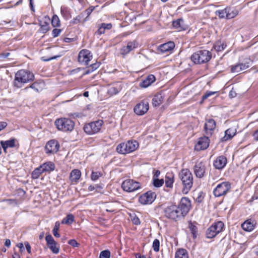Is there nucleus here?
Masks as SVG:
<instances>
[{
  "label": "nucleus",
  "instance_id": "obj_7",
  "mask_svg": "<svg viewBox=\"0 0 258 258\" xmlns=\"http://www.w3.org/2000/svg\"><path fill=\"white\" fill-rule=\"evenodd\" d=\"M224 229V224L219 221L212 224L206 231V237L212 239L216 237Z\"/></svg>",
  "mask_w": 258,
  "mask_h": 258
},
{
  "label": "nucleus",
  "instance_id": "obj_21",
  "mask_svg": "<svg viewBox=\"0 0 258 258\" xmlns=\"http://www.w3.org/2000/svg\"><path fill=\"white\" fill-rule=\"evenodd\" d=\"M250 60L246 61L244 63H239L234 66H232L231 71L232 73H239L240 71L244 70L250 66Z\"/></svg>",
  "mask_w": 258,
  "mask_h": 258
},
{
  "label": "nucleus",
  "instance_id": "obj_19",
  "mask_svg": "<svg viewBox=\"0 0 258 258\" xmlns=\"http://www.w3.org/2000/svg\"><path fill=\"white\" fill-rule=\"evenodd\" d=\"M256 224V222L254 218L251 217L241 224V228L245 231L251 232L254 229Z\"/></svg>",
  "mask_w": 258,
  "mask_h": 258
},
{
  "label": "nucleus",
  "instance_id": "obj_41",
  "mask_svg": "<svg viewBox=\"0 0 258 258\" xmlns=\"http://www.w3.org/2000/svg\"><path fill=\"white\" fill-rule=\"evenodd\" d=\"M83 14L81 13L76 18L73 19V20L71 21V23L72 24H77L80 23H84L85 22H83Z\"/></svg>",
  "mask_w": 258,
  "mask_h": 258
},
{
  "label": "nucleus",
  "instance_id": "obj_48",
  "mask_svg": "<svg viewBox=\"0 0 258 258\" xmlns=\"http://www.w3.org/2000/svg\"><path fill=\"white\" fill-rule=\"evenodd\" d=\"M110 252L108 250H104L102 251L100 253V258H110Z\"/></svg>",
  "mask_w": 258,
  "mask_h": 258
},
{
  "label": "nucleus",
  "instance_id": "obj_57",
  "mask_svg": "<svg viewBox=\"0 0 258 258\" xmlns=\"http://www.w3.org/2000/svg\"><path fill=\"white\" fill-rule=\"evenodd\" d=\"M101 26H102V28L106 30H110L111 29L112 25L111 23H103L101 24Z\"/></svg>",
  "mask_w": 258,
  "mask_h": 258
},
{
  "label": "nucleus",
  "instance_id": "obj_20",
  "mask_svg": "<svg viewBox=\"0 0 258 258\" xmlns=\"http://www.w3.org/2000/svg\"><path fill=\"white\" fill-rule=\"evenodd\" d=\"M216 127V122L213 119H209L206 120L204 125V130L206 134L208 136L212 135L213 131Z\"/></svg>",
  "mask_w": 258,
  "mask_h": 258
},
{
  "label": "nucleus",
  "instance_id": "obj_36",
  "mask_svg": "<svg viewBox=\"0 0 258 258\" xmlns=\"http://www.w3.org/2000/svg\"><path fill=\"white\" fill-rule=\"evenodd\" d=\"M29 88L33 89L35 91L38 92L41 89L40 83L38 82H35L31 84L29 87H25L23 90L27 91Z\"/></svg>",
  "mask_w": 258,
  "mask_h": 258
},
{
  "label": "nucleus",
  "instance_id": "obj_60",
  "mask_svg": "<svg viewBox=\"0 0 258 258\" xmlns=\"http://www.w3.org/2000/svg\"><path fill=\"white\" fill-rule=\"evenodd\" d=\"M100 65L99 62L94 63L90 66V68H91V72H93L98 69Z\"/></svg>",
  "mask_w": 258,
  "mask_h": 258
},
{
  "label": "nucleus",
  "instance_id": "obj_59",
  "mask_svg": "<svg viewBox=\"0 0 258 258\" xmlns=\"http://www.w3.org/2000/svg\"><path fill=\"white\" fill-rule=\"evenodd\" d=\"M147 81L150 82V84H151L155 81V77L153 75H149L146 78Z\"/></svg>",
  "mask_w": 258,
  "mask_h": 258
},
{
  "label": "nucleus",
  "instance_id": "obj_44",
  "mask_svg": "<svg viewBox=\"0 0 258 258\" xmlns=\"http://www.w3.org/2000/svg\"><path fill=\"white\" fill-rule=\"evenodd\" d=\"M102 176V173L99 171H92L91 175V179L93 181L97 180L99 177Z\"/></svg>",
  "mask_w": 258,
  "mask_h": 258
},
{
  "label": "nucleus",
  "instance_id": "obj_10",
  "mask_svg": "<svg viewBox=\"0 0 258 258\" xmlns=\"http://www.w3.org/2000/svg\"><path fill=\"white\" fill-rule=\"evenodd\" d=\"M121 187L124 191L131 192L141 188V184L134 180L126 179L122 183Z\"/></svg>",
  "mask_w": 258,
  "mask_h": 258
},
{
  "label": "nucleus",
  "instance_id": "obj_15",
  "mask_svg": "<svg viewBox=\"0 0 258 258\" xmlns=\"http://www.w3.org/2000/svg\"><path fill=\"white\" fill-rule=\"evenodd\" d=\"M92 57V56L89 50L83 49L79 53L78 60L80 63L88 65Z\"/></svg>",
  "mask_w": 258,
  "mask_h": 258
},
{
  "label": "nucleus",
  "instance_id": "obj_29",
  "mask_svg": "<svg viewBox=\"0 0 258 258\" xmlns=\"http://www.w3.org/2000/svg\"><path fill=\"white\" fill-rule=\"evenodd\" d=\"M163 99V96L161 94H156L152 99L153 105L155 107L159 106L162 103Z\"/></svg>",
  "mask_w": 258,
  "mask_h": 258
},
{
  "label": "nucleus",
  "instance_id": "obj_46",
  "mask_svg": "<svg viewBox=\"0 0 258 258\" xmlns=\"http://www.w3.org/2000/svg\"><path fill=\"white\" fill-rule=\"evenodd\" d=\"M153 185L156 187H161L164 183L163 179H159L158 178L153 179Z\"/></svg>",
  "mask_w": 258,
  "mask_h": 258
},
{
  "label": "nucleus",
  "instance_id": "obj_16",
  "mask_svg": "<svg viewBox=\"0 0 258 258\" xmlns=\"http://www.w3.org/2000/svg\"><path fill=\"white\" fill-rule=\"evenodd\" d=\"M149 110V103L147 101H141L137 104L134 108L135 113L138 115L145 114Z\"/></svg>",
  "mask_w": 258,
  "mask_h": 258
},
{
  "label": "nucleus",
  "instance_id": "obj_43",
  "mask_svg": "<svg viewBox=\"0 0 258 258\" xmlns=\"http://www.w3.org/2000/svg\"><path fill=\"white\" fill-rule=\"evenodd\" d=\"M56 242H55L52 244H50L48 245L49 248L51 250V251L54 253L57 254L59 252V247L56 246Z\"/></svg>",
  "mask_w": 258,
  "mask_h": 258
},
{
  "label": "nucleus",
  "instance_id": "obj_56",
  "mask_svg": "<svg viewBox=\"0 0 258 258\" xmlns=\"http://www.w3.org/2000/svg\"><path fill=\"white\" fill-rule=\"evenodd\" d=\"M61 32V30L59 29H54L52 32V35L53 37H57Z\"/></svg>",
  "mask_w": 258,
  "mask_h": 258
},
{
  "label": "nucleus",
  "instance_id": "obj_50",
  "mask_svg": "<svg viewBox=\"0 0 258 258\" xmlns=\"http://www.w3.org/2000/svg\"><path fill=\"white\" fill-rule=\"evenodd\" d=\"M92 11L93 9H87L84 12L81 13V14H83V17L86 15V18L83 19V22H86L88 20V18L92 13Z\"/></svg>",
  "mask_w": 258,
  "mask_h": 258
},
{
  "label": "nucleus",
  "instance_id": "obj_5",
  "mask_svg": "<svg viewBox=\"0 0 258 258\" xmlns=\"http://www.w3.org/2000/svg\"><path fill=\"white\" fill-rule=\"evenodd\" d=\"M54 123L58 130L64 132L72 131L75 126L74 122L68 118L57 119Z\"/></svg>",
  "mask_w": 258,
  "mask_h": 258
},
{
  "label": "nucleus",
  "instance_id": "obj_55",
  "mask_svg": "<svg viewBox=\"0 0 258 258\" xmlns=\"http://www.w3.org/2000/svg\"><path fill=\"white\" fill-rule=\"evenodd\" d=\"M60 13L62 16L64 17H67L69 14V10L67 7H61L60 9Z\"/></svg>",
  "mask_w": 258,
  "mask_h": 258
},
{
  "label": "nucleus",
  "instance_id": "obj_39",
  "mask_svg": "<svg viewBox=\"0 0 258 258\" xmlns=\"http://www.w3.org/2000/svg\"><path fill=\"white\" fill-rule=\"evenodd\" d=\"M227 7L223 10H218L216 12V14L221 19L226 18L227 19Z\"/></svg>",
  "mask_w": 258,
  "mask_h": 258
},
{
  "label": "nucleus",
  "instance_id": "obj_2",
  "mask_svg": "<svg viewBox=\"0 0 258 258\" xmlns=\"http://www.w3.org/2000/svg\"><path fill=\"white\" fill-rule=\"evenodd\" d=\"M34 79V74L29 71L21 70L18 71L15 76L14 86L15 87L20 88L23 85Z\"/></svg>",
  "mask_w": 258,
  "mask_h": 258
},
{
  "label": "nucleus",
  "instance_id": "obj_30",
  "mask_svg": "<svg viewBox=\"0 0 258 258\" xmlns=\"http://www.w3.org/2000/svg\"><path fill=\"white\" fill-rule=\"evenodd\" d=\"M175 258H188L187 250L183 248L179 249L175 252Z\"/></svg>",
  "mask_w": 258,
  "mask_h": 258
},
{
  "label": "nucleus",
  "instance_id": "obj_28",
  "mask_svg": "<svg viewBox=\"0 0 258 258\" xmlns=\"http://www.w3.org/2000/svg\"><path fill=\"white\" fill-rule=\"evenodd\" d=\"M172 26L174 28L177 29L178 31L185 30V25L182 19H178L176 21H173Z\"/></svg>",
  "mask_w": 258,
  "mask_h": 258
},
{
  "label": "nucleus",
  "instance_id": "obj_3",
  "mask_svg": "<svg viewBox=\"0 0 258 258\" xmlns=\"http://www.w3.org/2000/svg\"><path fill=\"white\" fill-rule=\"evenodd\" d=\"M139 147V144L136 141H128L118 144L116 151L120 154H126L135 151Z\"/></svg>",
  "mask_w": 258,
  "mask_h": 258
},
{
  "label": "nucleus",
  "instance_id": "obj_42",
  "mask_svg": "<svg viewBox=\"0 0 258 258\" xmlns=\"http://www.w3.org/2000/svg\"><path fill=\"white\" fill-rule=\"evenodd\" d=\"M205 197V194L203 191L199 192L196 197L194 198L197 203L200 204L201 203Z\"/></svg>",
  "mask_w": 258,
  "mask_h": 258
},
{
  "label": "nucleus",
  "instance_id": "obj_26",
  "mask_svg": "<svg viewBox=\"0 0 258 258\" xmlns=\"http://www.w3.org/2000/svg\"><path fill=\"white\" fill-rule=\"evenodd\" d=\"M81 176V172L78 169H73L70 174V180L72 182H77Z\"/></svg>",
  "mask_w": 258,
  "mask_h": 258
},
{
  "label": "nucleus",
  "instance_id": "obj_64",
  "mask_svg": "<svg viewBox=\"0 0 258 258\" xmlns=\"http://www.w3.org/2000/svg\"><path fill=\"white\" fill-rule=\"evenodd\" d=\"M252 136L255 141H258V130L253 133Z\"/></svg>",
  "mask_w": 258,
  "mask_h": 258
},
{
  "label": "nucleus",
  "instance_id": "obj_32",
  "mask_svg": "<svg viewBox=\"0 0 258 258\" xmlns=\"http://www.w3.org/2000/svg\"><path fill=\"white\" fill-rule=\"evenodd\" d=\"M227 19H230L235 17L238 14V11L235 9L227 7Z\"/></svg>",
  "mask_w": 258,
  "mask_h": 258
},
{
  "label": "nucleus",
  "instance_id": "obj_51",
  "mask_svg": "<svg viewBox=\"0 0 258 258\" xmlns=\"http://www.w3.org/2000/svg\"><path fill=\"white\" fill-rule=\"evenodd\" d=\"M45 240L48 245H49L50 244H52L53 243L55 242L53 238L50 234L47 235L45 236Z\"/></svg>",
  "mask_w": 258,
  "mask_h": 258
},
{
  "label": "nucleus",
  "instance_id": "obj_9",
  "mask_svg": "<svg viewBox=\"0 0 258 258\" xmlns=\"http://www.w3.org/2000/svg\"><path fill=\"white\" fill-rule=\"evenodd\" d=\"M231 188V184L229 181H223L219 183L213 190V194L216 197H220L226 195Z\"/></svg>",
  "mask_w": 258,
  "mask_h": 258
},
{
  "label": "nucleus",
  "instance_id": "obj_49",
  "mask_svg": "<svg viewBox=\"0 0 258 258\" xmlns=\"http://www.w3.org/2000/svg\"><path fill=\"white\" fill-rule=\"evenodd\" d=\"M217 92L207 91L206 93L202 96L201 103L205 100L207 99L209 97L215 94Z\"/></svg>",
  "mask_w": 258,
  "mask_h": 258
},
{
  "label": "nucleus",
  "instance_id": "obj_8",
  "mask_svg": "<svg viewBox=\"0 0 258 258\" xmlns=\"http://www.w3.org/2000/svg\"><path fill=\"white\" fill-rule=\"evenodd\" d=\"M164 216L170 219L177 221L183 218L177 206L171 205L165 208L163 210Z\"/></svg>",
  "mask_w": 258,
  "mask_h": 258
},
{
  "label": "nucleus",
  "instance_id": "obj_61",
  "mask_svg": "<svg viewBox=\"0 0 258 258\" xmlns=\"http://www.w3.org/2000/svg\"><path fill=\"white\" fill-rule=\"evenodd\" d=\"M105 32V30L102 28L101 25L99 27L98 30L96 32V34L99 35H101Z\"/></svg>",
  "mask_w": 258,
  "mask_h": 258
},
{
  "label": "nucleus",
  "instance_id": "obj_52",
  "mask_svg": "<svg viewBox=\"0 0 258 258\" xmlns=\"http://www.w3.org/2000/svg\"><path fill=\"white\" fill-rule=\"evenodd\" d=\"M68 243L73 247H78L80 245V244L74 239L69 240Z\"/></svg>",
  "mask_w": 258,
  "mask_h": 258
},
{
  "label": "nucleus",
  "instance_id": "obj_22",
  "mask_svg": "<svg viewBox=\"0 0 258 258\" xmlns=\"http://www.w3.org/2000/svg\"><path fill=\"white\" fill-rule=\"evenodd\" d=\"M227 162V158L225 156H220L214 161L213 165L216 169H222L226 166Z\"/></svg>",
  "mask_w": 258,
  "mask_h": 258
},
{
  "label": "nucleus",
  "instance_id": "obj_23",
  "mask_svg": "<svg viewBox=\"0 0 258 258\" xmlns=\"http://www.w3.org/2000/svg\"><path fill=\"white\" fill-rule=\"evenodd\" d=\"M236 133V130L235 128L231 127L226 130L225 131V135L221 139V142H226L231 140Z\"/></svg>",
  "mask_w": 258,
  "mask_h": 258
},
{
  "label": "nucleus",
  "instance_id": "obj_35",
  "mask_svg": "<svg viewBox=\"0 0 258 258\" xmlns=\"http://www.w3.org/2000/svg\"><path fill=\"white\" fill-rule=\"evenodd\" d=\"M173 178L174 176L172 174L166 175L165 176V182L166 187L170 188L172 187L174 182Z\"/></svg>",
  "mask_w": 258,
  "mask_h": 258
},
{
  "label": "nucleus",
  "instance_id": "obj_1",
  "mask_svg": "<svg viewBox=\"0 0 258 258\" xmlns=\"http://www.w3.org/2000/svg\"><path fill=\"white\" fill-rule=\"evenodd\" d=\"M178 177L181 181L183 188L182 192L183 194H187L194 183V177L192 174L188 169H183L179 173Z\"/></svg>",
  "mask_w": 258,
  "mask_h": 258
},
{
  "label": "nucleus",
  "instance_id": "obj_13",
  "mask_svg": "<svg viewBox=\"0 0 258 258\" xmlns=\"http://www.w3.org/2000/svg\"><path fill=\"white\" fill-rule=\"evenodd\" d=\"M59 144L55 140L48 141L45 146V153L47 154L56 153L59 150Z\"/></svg>",
  "mask_w": 258,
  "mask_h": 258
},
{
  "label": "nucleus",
  "instance_id": "obj_53",
  "mask_svg": "<svg viewBox=\"0 0 258 258\" xmlns=\"http://www.w3.org/2000/svg\"><path fill=\"white\" fill-rule=\"evenodd\" d=\"M43 24L41 25V29L43 33H46L49 30V23L44 22Z\"/></svg>",
  "mask_w": 258,
  "mask_h": 258
},
{
  "label": "nucleus",
  "instance_id": "obj_37",
  "mask_svg": "<svg viewBox=\"0 0 258 258\" xmlns=\"http://www.w3.org/2000/svg\"><path fill=\"white\" fill-rule=\"evenodd\" d=\"M121 90V87H111L108 90V93L110 95H115L118 94Z\"/></svg>",
  "mask_w": 258,
  "mask_h": 258
},
{
  "label": "nucleus",
  "instance_id": "obj_27",
  "mask_svg": "<svg viewBox=\"0 0 258 258\" xmlns=\"http://www.w3.org/2000/svg\"><path fill=\"white\" fill-rule=\"evenodd\" d=\"M15 139H11L5 141H1V145L6 152L8 148H13L15 146Z\"/></svg>",
  "mask_w": 258,
  "mask_h": 258
},
{
  "label": "nucleus",
  "instance_id": "obj_6",
  "mask_svg": "<svg viewBox=\"0 0 258 258\" xmlns=\"http://www.w3.org/2000/svg\"><path fill=\"white\" fill-rule=\"evenodd\" d=\"M103 124V121L98 119L86 123L83 127L85 133L88 135H93L99 133Z\"/></svg>",
  "mask_w": 258,
  "mask_h": 258
},
{
  "label": "nucleus",
  "instance_id": "obj_58",
  "mask_svg": "<svg viewBox=\"0 0 258 258\" xmlns=\"http://www.w3.org/2000/svg\"><path fill=\"white\" fill-rule=\"evenodd\" d=\"M59 56H60V55H56V56H54L48 57V58H45V56H43L41 58V59L43 61H49V60H51L52 59H55L59 57Z\"/></svg>",
  "mask_w": 258,
  "mask_h": 258
},
{
  "label": "nucleus",
  "instance_id": "obj_18",
  "mask_svg": "<svg viewBox=\"0 0 258 258\" xmlns=\"http://www.w3.org/2000/svg\"><path fill=\"white\" fill-rule=\"evenodd\" d=\"M209 145V139L208 137L204 136L199 138L197 144L195 146V149L197 151L206 149Z\"/></svg>",
  "mask_w": 258,
  "mask_h": 258
},
{
  "label": "nucleus",
  "instance_id": "obj_12",
  "mask_svg": "<svg viewBox=\"0 0 258 258\" xmlns=\"http://www.w3.org/2000/svg\"><path fill=\"white\" fill-rule=\"evenodd\" d=\"M156 198V193L149 190L140 196L139 202L142 205L151 204L155 201Z\"/></svg>",
  "mask_w": 258,
  "mask_h": 258
},
{
  "label": "nucleus",
  "instance_id": "obj_25",
  "mask_svg": "<svg viewBox=\"0 0 258 258\" xmlns=\"http://www.w3.org/2000/svg\"><path fill=\"white\" fill-rule=\"evenodd\" d=\"M40 166L42 168L41 169L43 173H50V172L54 170L55 167V164L51 161L46 162L40 165Z\"/></svg>",
  "mask_w": 258,
  "mask_h": 258
},
{
  "label": "nucleus",
  "instance_id": "obj_47",
  "mask_svg": "<svg viewBox=\"0 0 258 258\" xmlns=\"http://www.w3.org/2000/svg\"><path fill=\"white\" fill-rule=\"evenodd\" d=\"M152 247L154 250L157 252L159 250L160 241L158 239H155L153 242Z\"/></svg>",
  "mask_w": 258,
  "mask_h": 258
},
{
  "label": "nucleus",
  "instance_id": "obj_54",
  "mask_svg": "<svg viewBox=\"0 0 258 258\" xmlns=\"http://www.w3.org/2000/svg\"><path fill=\"white\" fill-rule=\"evenodd\" d=\"M151 84H150V82H149L146 79H145L144 80H142L140 83V86L141 88H147L148 86H149Z\"/></svg>",
  "mask_w": 258,
  "mask_h": 258
},
{
  "label": "nucleus",
  "instance_id": "obj_4",
  "mask_svg": "<svg viewBox=\"0 0 258 258\" xmlns=\"http://www.w3.org/2000/svg\"><path fill=\"white\" fill-rule=\"evenodd\" d=\"M212 57V53L207 50H200L194 53L191 60L196 64H201L209 61Z\"/></svg>",
  "mask_w": 258,
  "mask_h": 258
},
{
  "label": "nucleus",
  "instance_id": "obj_14",
  "mask_svg": "<svg viewBox=\"0 0 258 258\" xmlns=\"http://www.w3.org/2000/svg\"><path fill=\"white\" fill-rule=\"evenodd\" d=\"M138 46V43L137 41L134 40L132 41H128L126 45L122 46L120 50V54L124 56L137 48Z\"/></svg>",
  "mask_w": 258,
  "mask_h": 258
},
{
  "label": "nucleus",
  "instance_id": "obj_33",
  "mask_svg": "<svg viewBox=\"0 0 258 258\" xmlns=\"http://www.w3.org/2000/svg\"><path fill=\"white\" fill-rule=\"evenodd\" d=\"M41 168H42L39 166L32 171L31 173V177L32 179H37L43 173Z\"/></svg>",
  "mask_w": 258,
  "mask_h": 258
},
{
  "label": "nucleus",
  "instance_id": "obj_31",
  "mask_svg": "<svg viewBox=\"0 0 258 258\" xmlns=\"http://www.w3.org/2000/svg\"><path fill=\"white\" fill-rule=\"evenodd\" d=\"M188 228L189 229L193 238H196L198 235V227L195 224V223L189 221L188 225Z\"/></svg>",
  "mask_w": 258,
  "mask_h": 258
},
{
  "label": "nucleus",
  "instance_id": "obj_40",
  "mask_svg": "<svg viewBox=\"0 0 258 258\" xmlns=\"http://www.w3.org/2000/svg\"><path fill=\"white\" fill-rule=\"evenodd\" d=\"M51 24L54 27H57L60 26V20L58 17L57 15H54L52 16L51 20Z\"/></svg>",
  "mask_w": 258,
  "mask_h": 258
},
{
  "label": "nucleus",
  "instance_id": "obj_24",
  "mask_svg": "<svg viewBox=\"0 0 258 258\" xmlns=\"http://www.w3.org/2000/svg\"><path fill=\"white\" fill-rule=\"evenodd\" d=\"M174 47V43L172 41H169L167 43L160 45L159 46V50L162 53H165L172 50Z\"/></svg>",
  "mask_w": 258,
  "mask_h": 258
},
{
  "label": "nucleus",
  "instance_id": "obj_45",
  "mask_svg": "<svg viewBox=\"0 0 258 258\" xmlns=\"http://www.w3.org/2000/svg\"><path fill=\"white\" fill-rule=\"evenodd\" d=\"M59 222L57 221L55 223L54 227L53 229L52 232L54 236L56 237H59L60 234L57 232L59 227Z\"/></svg>",
  "mask_w": 258,
  "mask_h": 258
},
{
  "label": "nucleus",
  "instance_id": "obj_17",
  "mask_svg": "<svg viewBox=\"0 0 258 258\" xmlns=\"http://www.w3.org/2000/svg\"><path fill=\"white\" fill-rule=\"evenodd\" d=\"M205 165L202 162H197L194 167V171L197 178H201L205 175Z\"/></svg>",
  "mask_w": 258,
  "mask_h": 258
},
{
  "label": "nucleus",
  "instance_id": "obj_11",
  "mask_svg": "<svg viewBox=\"0 0 258 258\" xmlns=\"http://www.w3.org/2000/svg\"><path fill=\"white\" fill-rule=\"evenodd\" d=\"M183 218L188 214L191 207V202L187 197H183L177 206Z\"/></svg>",
  "mask_w": 258,
  "mask_h": 258
},
{
  "label": "nucleus",
  "instance_id": "obj_62",
  "mask_svg": "<svg viewBox=\"0 0 258 258\" xmlns=\"http://www.w3.org/2000/svg\"><path fill=\"white\" fill-rule=\"evenodd\" d=\"M237 93L233 88H232L229 93V96L230 98H234L236 96Z\"/></svg>",
  "mask_w": 258,
  "mask_h": 258
},
{
  "label": "nucleus",
  "instance_id": "obj_63",
  "mask_svg": "<svg viewBox=\"0 0 258 258\" xmlns=\"http://www.w3.org/2000/svg\"><path fill=\"white\" fill-rule=\"evenodd\" d=\"M25 247H26L27 252L29 253H31V246H30L29 243L28 241H25Z\"/></svg>",
  "mask_w": 258,
  "mask_h": 258
},
{
  "label": "nucleus",
  "instance_id": "obj_34",
  "mask_svg": "<svg viewBox=\"0 0 258 258\" xmlns=\"http://www.w3.org/2000/svg\"><path fill=\"white\" fill-rule=\"evenodd\" d=\"M75 217L72 214H69L64 218L62 221L61 223L68 225L72 224L74 221Z\"/></svg>",
  "mask_w": 258,
  "mask_h": 258
},
{
  "label": "nucleus",
  "instance_id": "obj_38",
  "mask_svg": "<svg viewBox=\"0 0 258 258\" xmlns=\"http://www.w3.org/2000/svg\"><path fill=\"white\" fill-rule=\"evenodd\" d=\"M226 47V45L220 41L217 42L214 45V49L218 52L223 50Z\"/></svg>",
  "mask_w": 258,
  "mask_h": 258
}]
</instances>
